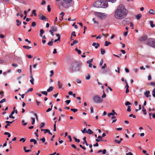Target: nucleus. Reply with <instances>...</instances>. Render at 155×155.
<instances>
[{"mask_svg": "<svg viewBox=\"0 0 155 155\" xmlns=\"http://www.w3.org/2000/svg\"><path fill=\"white\" fill-rule=\"evenodd\" d=\"M128 13V10L125 5L121 4L117 7L114 12V16L116 19L122 20L127 17Z\"/></svg>", "mask_w": 155, "mask_h": 155, "instance_id": "f257e3e1", "label": "nucleus"}, {"mask_svg": "<svg viewBox=\"0 0 155 155\" xmlns=\"http://www.w3.org/2000/svg\"><path fill=\"white\" fill-rule=\"evenodd\" d=\"M81 63L78 61L74 60L72 61L69 67V70L71 72H78L80 70Z\"/></svg>", "mask_w": 155, "mask_h": 155, "instance_id": "f03ea898", "label": "nucleus"}, {"mask_svg": "<svg viewBox=\"0 0 155 155\" xmlns=\"http://www.w3.org/2000/svg\"><path fill=\"white\" fill-rule=\"evenodd\" d=\"M57 2L60 1L58 3L59 6H61L65 8H68L71 6L73 0H56Z\"/></svg>", "mask_w": 155, "mask_h": 155, "instance_id": "7ed1b4c3", "label": "nucleus"}, {"mask_svg": "<svg viewBox=\"0 0 155 155\" xmlns=\"http://www.w3.org/2000/svg\"><path fill=\"white\" fill-rule=\"evenodd\" d=\"M93 6L97 8H106L108 7V4L107 2H102L99 0L94 2L93 4Z\"/></svg>", "mask_w": 155, "mask_h": 155, "instance_id": "20e7f679", "label": "nucleus"}, {"mask_svg": "<svg viewBox=\"0 0 155 155\" xmlns=\"http://www.w3.org/2000/svg\"><path fill=\"white\" fill-rule=\"evenodd\" d=\"M94 14L96 16L101 19H105L107 16V15L105 13L101 12H95Z\"/></svg>", "mask_w": 155, "mask_h": 155, "instance_id": "39448f33", "label": "nucleus"}, {"mask_svg": "<svg viewBox=\"0 0 155 155\" xmlns=\"http://www.w3.org/2000/svg\"><path fill=\"white\" fill-rule=\"evenodd\" d=\"M148 44L151 46L155 48V39L150 38L147 40Z\"/></svg>", "mask_w": 155, "mask_h": 155, "instance_id": "423d86ee", "label": "nucleus"}, {"mask_svg": "<svg viewBox=\"0 0 155 155\" xmlns=\"http://www.w3.org/2000/svg\"><path fill=\"white\" fill-rule=\"evenodd\" d=\"M103 97H93L94 102L97 104L101 103L103 101Z\"/></svg>", "mask_w": 155, "mask_h": 155, "instance_id": "0eeeda50", "label": "nucleus"}, {"mask_svg": "<svg viewBox=\"0 0 155 155\" xmlns=\"http://www.w3.org/2000/svg\"><path fill=\"white\" fill-rule=\"evenodd\" d=\"M147 38V36L146 35H144L139 38V41L141 42L144 41H145Z\"/></svg>", "mask_w": 155, "mask_h": 155, "instance_id": "6e6552de", "label": "nucleus"}, {"mask_svg": "<svg viewBox=\"0 0 155 155\" xmlns=\"http://www.w3.org/2000/svg\"><path fill=\"white\" fill-rule=\"evenodd\" d=\"M39 18L40 19L45 21H46L47 19V18H46V17L41 14H40L39 15Z\"/></svg>", "mask_w": 155, "mask_h": 155, "instance_id": "1a4fd4ad", "label": "nucleus"}, {"mask_svg": "<svg viewBox=\"0 0 155 155\" xmlns=\"http://www.w3.org/2000/svg\"><path fill=\"white\" fill-rule=\"evenodd\" d=\"M14 120H13L12 121H5V123L7 124V125H5V128L6 129L8 128V126H9L10 125V124H12V123L14 122Z\"/></svg>", "mask_w": 155, "mask_h": 155, "instance_id": "9d476101", "label": "nucleus"}, {"mask_svg": "<svg viewBox=\"0 0 155 155\" xmlns=\"http://www.w3.org/2000/svg\"><path fill=\"white\" fill-rule=\"evenodd\" d=\"M112 113H108L107 114V115L108 117H110L111 115H114V114H116V115H117V114L115 112L114 110H112Z\"/></svg>", "mask_w": 155, "mask_h": 155, "instance_id": "9b49d317", "label": "nucleus"}, {"mask_svg": "<svg viewBox=\"0 0 155 155\" xmlns=\"http://www.w3.org/2000/svg\"><path fill=\"white\" fill-rule=\"evenodd\" d=\"M51 31L55 32L56 31L58 30V28L56 26H51Z\"/></svg>", "mask_w": 155, "mask_h": 155, "instance_id": "f8f14e48", "label": "nucleus"}, {"mask_svg": "<svg viewBox=\"0 0 155 155\" xmlns=\"http://www.w3.org/2000/svg\"><path fill=\"white\" fill-rule=\"evenodd\" d=\"M58 85L59 89L61 88L63 86L62 84L60 81H58Z\"/></svg>", "mask_w": 155, "mask_h": 155, "instance_id": "ddd939ff", "label": "nucleus"}, {"mask_svg": "<svg viewBox=\"0 0 155 155\" xmlns=\"http://www.w3.org/2000/svg\"><path fill=\"white\" fill-rule=\"evenodd\" d=\"M150 93V92L149 91H146L144 93V94L145 95L146 97H149V96H150V95L149 94Z\"/></svg>", "mask_w": 155, "mask_h": 155, "instance_id": "4468645a", "label": "nucleus"}, {"mask_svg": "<svg viewBox=\"0 0 155 155\" xmlns=\"http://www.w3.org/2000/svg\"><path fill=\"white\" fill-rule=\"evenodd\" d=\"M56 36L58 37V38L57 39H55L54 40V42H56L57 41H60V36L59 34H56Z\"/></svg>", "mask_w": 155, "mask_h": 155, "instance_id": "2eb2a0df", "label": "nucleus"}, {"mask_svg": "<svg viewBox=\"0 0 155 155\" xmlns=\"http://www.w3.org/2000/svg\"><path fill=\"white\" fill-rule=\"evenodd\" d=\"M142 17V15L140 14H138L136 16V18L138 20H140Z\"/></svg>", "mask_w": 155, "mask_h": 155, "instance_id": "dca6fc26", "label": "nucleus"}, {"mask_svg": "<svg viewBox=\"0 0 155 155\" xmlns=\"http://www.w3.org/2000/svg\"><path fill=\"white\" fill-rule=\"evenodd\" d=\"M78 43V40H74L73 41L72 43L71 44V46H73L74 45V44H75Z\"/></svg>", "mask_w": 155, "mask_h": 155, "instance_id": "f3484780", "label": "nucleus"}, {"mask_svg": "<svg viewBox=\"0 0 155 155\" xmlns=\"http://www.w3.org/2000/svg\"><path fill=\"white\" fill-rule=\"evenodd\" d=\"M54 88V87L52 86H51L47 89V91L48 92H51L52 91Z\"/></svg>", "mask_w": 155, "mask_h": 155, "instance_id": "a211bd4d", "label": "nucleus"}, {"mask_svg": "<svg viewBox=\"0 0 155 155\" xmlns=\"http://www.w3.org/2000/svg\"><path fill=\"white\" fill-rule=\"evenodd\" d=\"M149 12L152 14H155V12L152 9H150L149 10Z\"/></svg>", "mask_w": 155, "mask_h": 155, "instance_id": "6ab92c4d", "label": "nucleus"}, {"mask_svg": "<svg viewBox=\"0 0 155 155\" xmlns=\"http://www.w3.org/2000/svg\"><path fill=\"white\" fill-rule=\"evenodd\" d=\"M149 23L151 27L153 28L155 27V25L153 24V22L152 21H150Z\"/></svg>", "mask_w": 155, "mask_h": 155, "instance_id": "aec40b11", "label": "nucleus"}, {"mask_svg": "<svg viewBox=\"0 0 155 155\" xmlns=\"http://www.w3.org/2000/svg\"><path fill=\"white\" fill-rule=\"evenodd\" d=\"M86 133L89 134H92L93 133V132L90 129H88Z\"/></svg>", "mask_w": 155, "mask_h": 155, "instance_id": "412c9836", "label": "nucleus"}, {"mask_svg": "<svg viewBox=\"0 0 155 155\" xmlns=\"http://www.w3.org/2000/svg\"><path fill=\"white\" fill-rule=\"evenodd\" d=\"M40 36L41 37H42V36L44 32V31L43 29H41L40 30Z\"/></svg>", "mask_w": 155, "mask_h": 155, "instance_id": "4be33fe9", "label": "nucleus"}, {"mask_svg": "<svg viewBox=\"0 0 155 155\" xmlns=\"http://www.w3.org/2000/svg\"><path fill=\"white\" fill-rule=\"evenodd\" d=\"M14 114V112L12 111L10 115L9 116V117L10 118H12L13 119H14L15 118V117L12 116V115Z\"/></svg>", "mask_w": 155, "mask_h": 155, "instance_id": "5701e85b", "label": "nucleus"}, {"mask_svg": "<svg viewBox=\"0 0 155 155\" xmlns=\"http://www.w3.org/2000/svg\"><path fill=\"white\" fill-rule=\"evenodd\" d=\"M86 138L85 137H84L83 138V140H84V141L83 143V144H84L85 143H86V146H88V144H87V142L86 140Z\"/></svg>", "mask_w": 155, "mask_h": 155, "instance_id": "b1692460", "label": "nucleus"}, {"mask_svg": "<svg viewBox=\"0 0 155 155\" xmlns=\"http://www.w3.org/2000/svg\"><path fill=\"white\" fill-rule=\"evenodd\" d=\"M53 40V39H52L51 41L49 42L48 43V45L50 46H52L53 45V42L52 41Z\"/></svg>", "mask_w": 155, "mask_h": 155, "instance_id": "393cba45", "label": "nucleus"}, {"mask_svg": "<svg viewBox=\"0 0 155 155\" xmlns=\"http://www.w3.org/2000/svg\"><path fill=\"white\" fill-rule=\"evenodd\" d=\"M68 94L70 95H72L73 97H75L76 96V94L75 93L73 94L72 92L71 91L68 92Z\"/></svg>", "mask_w": 155, "mask_h": 155, "instance_id": "a878e982", "label": "nucleus"}, {"mask_svg": "<svg viewBox=\"0 0 155 155\" xmlns=\"http://www.w3.org/2000/svg\"><path fill=\"white\" fill-rule=\"evenodd\" d=\"M31 79L30 80V81L32 84H34V80L32 75L31 76Z\"/></svg>", "mask_w": 155, "mask_h": 155, "instance_id": "bb28decb", "label": "nucleus"}, {"mask_svg": "<svg viewBox=\"0 0 155 155\" xmlns=\"http://www.w3.org/2000/svg\"><path fill=\"white\" fill-rule=\"evenodd\" d=\"M75 51H77L78 52V54H81V51L79 49H78L77 48H75Z\"/></svg>", "mask_w": 155, "mask_h": 155, "instance_id": "cd10ccee", "label": "nucleus"}, {"mask_svg": "<svg viewBox=\"0 0 155 155\" xmlns=\"http://www.w3.org/2000/svg\"><path fill=\"white\" fill-rule=\"evenodd\" d=\"M31 142H33L34 144H35L37 143V141L35 139H31L30 140Z\"/></svg>", "mask_w": 155, "mask_h": 155, "instance_id": "c85d7f7f", "label": "nucleus"}, {"mask_svg": "<svg viewBox=\"0 0 155 155\" xmlns=\"http://www.w3.org/2000/svg\"><path fill=\"white\" fill-rule=\"evenodd\" d=\"M101 54L102 55L104 54L105 53V51L104 49L103 48H101Z\"/></svg>", "mask_w": 155, "mask_h": 155, "instance_id": "c756f323", "label": "nucleus"}, {"mask_svg": "<svg viewBox=\"0 0 155 155\" xmlns=\"http://www.w3.org/2000/svg\"><path fill=\"white\" fill-rule=\"evenodd\" d=\"M111 43L110 42H108L107 41H105V45L106 46H108L109 44H111Z\"/></svg>", "mask_w": 155, "mask_h": 155, "instance_id": "7c9ffc66", "label": "nucleus"}, {"mask_svg": "<svg viewBox=\"0 0 155 155\" xmlns=\"http://www.w3.org/2000/svg\"><path fill=\"white\" fill-rule=\"evenodd\" d=\"M41 93L45 95V96H47V95H48V93H47V91H42L41 92Z\"/></svg>", "mask_w": 155, "mask_h": 155, "instance_id": "2f4dec72", "label": "nucleus"}, {"mask_svg": "<svg viewBox=\"0 0 155 155\" xmlns=\"http://www.w3.org/2000/svg\"><path fill=\"white\" fill-rule=\"evenodd\" d=\"M45 124L44 123L41 122L40 124V128H41L45 126Z\"/></svg>", "mask_w": 155, "mask_h": 155, "instance_id": "473e14b6", "label": "nucleus"}, {"mask_svg": "<svg viewBox=\"0 0 155 155\" xmlns=\"http://www.w3.org/2000/svg\"><path fill=\"white\" fill-rule=\"evenodd\" d=\"M16 21L17 22V25L18 26H19L21 23V21H19V20L18 19H17L16 20Z\"/></svg>", "mask_w": 155, "mask_h": 155, "instance_id": "72a5a7b5", "label": "nucleus"}, {"mask_svg": "<svg viewBox=\"0 0 155 155\" xmlns=\"http://www.w3.org/2000/svg\"><path fill=\"white\" fill-rule=\"evenodd\" d=\"M4 134L5 135H8V137H11L10 134L8 132H5Z\"/></svg>", "mask_w": 155, "mask_h": 155, "instance_id": "f704fd0d", "label": "nucleus"}, {"mask_svg": "<svg viewBox=\"0 0 155 155\" xmlns=\"http://www.w3.org/2000/svg\"><path fill=\"white\" fill-rule=\"evenodd\" d=\"M110 72V69L109 68H106L105 70H104V73H108Z\"/></svg>", "mask_w": 155, "mask_h": 155, "instance_id": "c9c22d12", "label": "nucleus"}, {"mask_svg": "<svg viewBox=\"0 0 155 155\" xmlns=\"http://www.w3.org/2000/svg\"><path fill=\"white\" fill-rule=\"evenodd\" d=\"M93 58H92V59L89 60H88V61H87V64H91V63L93 61Z\"/></svg>", "mask_w": 155, "mask_h": 155, "instance_id": "e433bc0d", "label": "nucleus"}, {"mask_svg": "<svg viewBox=\"0 0 155 155\" xmlns=\"http://www.w3.org/2000/svg\"><path fill=\"white\" fill-rule=\"evenodd\" d=\"M6 101V99L5 98H4L2 100L0 101V103L2 104V103Z\"/></svg>", "mask_w": 155, "mask_h": 155, "instance_id": "4c0bfd02", "label": "nucleus"}, {"mask_svg": "<svg viewBox=\"0 0 155 155\" xmlns=\"http://www.w3.org/2000/svg\"><path fill=\"white\" fill-rule=\"evenodd\" d=\"M32 13L35 16H37V13L36 12V10H35V9L34 10L32 11Z\"/></svg>", "mask_w": 155, "mask_h": 155, "instance_id": "58836bf2", "label": "nucleus"}, {"mask_svg": "<svg viewBox=\"0 0 155 155\" xmlns=\"http://www.w3.org/2000/svg\"><path fill=\"white\" fill-rule=\"evenodd\" d=\"M71 110L73 111L75 113L78 111V109H73L71 108Z\"/></svg>", "mask_w": 155, "mask_h": 155, "instance_id": "ea45409f", "label": "nucleus"}, {"mask_svg": "<svg viewBox=\"0 0 155 155\" xmlns=\"http://www.w3.org/2000/svg\"><path fill=\"white\" fill-rule=\"evenodd\" d=\"M36 23L34 21L32 22V24H31L32 27H35L36 26Z\"/></svg>", "mask_w": 155, "mask_h": 155, "instance_id": "a19ab883", "label": "nucleus"}, {"mask_svg": "<svg viewBox=\"0 0 155 155\" xmlns=\"http://www.w3.org/2000/svg\"><path fill=\"white\" fill-rule=\"evenodd\" d=\"M125 105L126 106H128L129 105H131V103L129 101H127L126 102Z\"/></svg>", "mask_w": 155, "mask_h": 155, "instance_id": "79ce46f5", "label": "nucleus"}, {"mask_svg": "<svg viewBox=\"0 0 155 155\" xmlns=\"http://www.w3.org/2000/svg\"><path fill=\"white\" fill-rule=\"evenodd\" d=\"M23 48H26L27 49H28L29 48H31V47H29V46H25V45L24 46H23Z\"/></svg>", "mask_w": 155, "mask_h": 155, "instance_id": "37998d69", "label": "nucleus"}, {"mask_svg": "<svg viewBox=\"0 0 155 155\" xmlns=\"http://www.w3.org/2000/svg\"><path fill=\"white\" fill-rule=\"evenodd\" d=\"M26 140V139L24 138H21V139H20L19 140V141H22V142L23 143V142H24Z\"/></svg>", "mask_w": 155, "mask_h": 155, "instance_id": "c03bdc74", "label": "nucleus"}, {"mask_svg": "<svg viewBox=\"0 0 155 155\" xmlns=\"http://www.w3.org/2000/svg\"><path fill=\"white\" fill-rule=\"evenodd\" d=\"M53 107V105H52L51 106V108H48L46 110V112H48L51 111L52 110V108Z\"/></svg>", "mask_w": 155, "mask_h": 155, "instance_id": "a18cd8bd", "label": "nucleus"}, {"mask_svg": "<svg viewBox=\"0 0 155 155\" xmlns=\"http://www.w3.org/2000/svg\"><path fill=\"white\" fill-rule=\"evenodd\" d=\"M15 107H14L13 108V110L12 111L14 112V113H15L16 114L18 113V111L16 109Z\"/></svg>", "mask_w": 155, "mask_h": 155, "instance_id": "49530a36", "label": "nucleus"}, {"mask_svg": "<svg viewBox=\"0 0 155 155\" xmlns=\"http://www.w3.org/2000/svg\"><path fill=\"white\" fill-rule=\"evenodd\" d=\"M38 129H37L36 130V132H35V134L36 135V136H37V137H38Z\"/></svg>", "mask_w": 155, "mask_h": 155, "instance_id": "de8ad7c7", "label": "nucleus"}, {"mask_svg": "<svg viewBox=\"0 0 155 155\" xmlns=\"http://www.w3.org/2000/svg\"><path fill=\"white\" fill-rule=\"evenodd\" d=\"M40 140L42 141L43 143H44L45 141V138L43 137L42 139H41Z\"/></svg>", "mask_w": 155, "mask_h": 155, "instance_id": "09e8293b", "label": "nucleus"}, {"mask_svg": "<svg viewBox=\"0 0 155 155\" xmlns=\"http://www.w3.org/2000/svg\"><path fill=\"white\" fill-rule=\"evenodd\" d=\"M131 107L130 106H128L127 107V111L128 112H130L131 111Z\"/></svg>", "mask_w": 155, "mask_h": 155, "instance_id": "8fccbe9b", "label": "nucleus"}, {"mask_svg": "<svg viewBox=\"0 0 155 155\" xmlns=\"http://www.w3.org/2000/svg\"><path fill=\"white\" fill-rule=\"evenodd\" d=\"M143 114L144 115H146L147 114V112L146 111V109H143Z\"/></svg>", "mask_w": 155, "mask_h": 155, "instance_id": "3c124183", "label": "nucleus"}, {"mask_svg": "<svg viewBox=\"0 0 155 155\" xmlns=\"http://www.w3.org/2000/svg\"><path fill=\"white\" fill-rule=\"evenodd\" d=\"M91 113H92L94 112L93 107L91 106L90 107Z\"/></svg>", "mask_w": 155, "mask_h": 155, "instance_id": "603ef678", "label": "nucleus"}, {"mask_svg": "<svg viewBox=\"0 0 155 155\" xmlns=\"http://www.w3.org/2000/svg\"><path fill=\"white\" fill-rule=\"evenodd\" d=\"M92 20L93 21H94V23H95V24H98V22H97V21H96L95 20V19L94 18H93L92 19Z\"/></svg>", "mask_w": 155, "mask_h": 155, "instance_id": "864d4df0", "label": "nucleus"}, {"mask_svg": "<svg viewBox=\"0 0 155 155\" xmlns=\"http://www.w3.org/2000/svg\"><path fill=\"white\" fill-rule=\"evenodd\" d=\"M31 119L32 120V122L31 124L32 125H33L35 124V119L34 118H33V117L31 118Z\"/></svg>", "mask_w": 155, "mask_h": 155, "instance_id": "5fc2aeb1", "label": "nucleus"}, {"mask_svg": "<svg viewBox=\"0 0 155 155\" xmlns=\"http://www.w3.org/2000/svg\"><path fill=\"white\" fill-rule=\"evenodd\" d=\"M72 26H74L75 28H76V29H77L78 28V26L76 25H75V22H74L73 24L72 25Z\"/></svg>", "mask_w": 155, "mask_h": 155, "instance_id": "6e6d98bb", "label": "nucleus"}, {"mask_svg": "<svg viewBox=\"0 0 155 155\" xmlns=\"http://www.w3.org/2000/svg\"><path fill=\"white\" fill-rule=\"evenodd\" d=\"M129 117H133L134 118H136V116L135 115H134L133 114H130L129 115Z\"/></svg>", "mask_w": 155, "mask_h": 155, "instance_id": "4d7b16f0", "label": "nucleus"}, {"mask_svg": "<svg viewBox=\"0 0 155 155\" xmlns=\"http://www.w3.org/2000/svg\"><path fill=\"white\" fill-rule=\"evenodd\" d=\"M50 73H51V74L50 75V76L51 77H52L53 76V74H54V71H53L51 70L50 71Z\"/></svg>", "mask_w": 155, "mask_h": 155, "instance_id": "13d9d810", "label": "nucleus"}, {"mask_svg": "<svg viewBox=\"0 0 155 155\" xmlns=\"http://www.w3.org/2000/svg\"><path fill=\"white\" fill-rule=\"evenodd\" d=\"M12 66L15 67H16L18 66V65L16 64L12 63Z\"/></svg>", "mask_w": 155, "mask_h": 155, "instance_id": "bf43d9fd", "label": "nucleus"}, {"mask_svg": "<svg viewBox=\"0 0 155 155\" xmlns=\"http://www.w3.org/2000/svg\"><path fill=\"white\" fill-rule=\"evenodd\" d=\"M48 7V12H50L51 11V8H50V6L49 5H48L47 6Z\"/></svg>", "mask_w": 155, "mask_h": 155, "instance_id": "052dcab7", "label": "nucleus"}, {"mask_svg": "<svg viewBox=\"0 0 155 155\" xmlns=\"http://www.w3.org/2000/svg\"><path fill=\"white\" fill-rule=\"evenodd\" d=\"M75 31L72 32V33H71V36H74L75 37L76 36V35H75Z\"/></svg>", "mask_w": 155, "mask_h": 155, "instance_id": "680f3d73", "label": "nucleus"}, {"mask_svg": "<svg viewBox=\"0 0 155 155\" xmlns=\"http://www.w3.org/2000/svg\"><path fill=\"white\" fill-rule=\"evenodd\" d=\"M22 122L23 123V125L24 126H25L27 124V123H25V121L24 120H22Z\"/></svg>", "mask_w": 155, "mask_h": 155, "instance_id": "e2e57ef3", "label": "nucleus"}, {"mask_svg": "<svg viewBox=\"0 0 155 155\" xmlns=\"http://www.w3.org/2000/svg\"><path fill=\"white\" fill-rule=\"evenodd\" d=\"M100 46V44L99 43H97V45L96 46H95V47L96 48H98V47H99Z\"/></svg>", "mask_w": 155, "mask_h": 155, "instance_id": "0e129e2a", "label": "nucleus"}, {"mask_svg": "<svg viewBox=\"0 0 155 155\" xmlns=\"http://www.w3.org/2000/svg\"><path fill=\"white\" fill-rule=\"evenodd\" d=\"M71 100H66L65 102H66L67 104H68L70 102Z\"/></svg>", "mask_w": 155, "mask_h": 155, "instance_id": "69168bd1", "label": "nucleus"}, {"mask_svg": "<svg viewBox=\"0 0 155 155\" xmlns=\"http://www.w3.org/2000/svg\"><path fill=\"white\" fill-rule=\"evenodd\" d=\"M107 67V65H106V64H104V66H103L101 67V68L102 69H104V68H105L106 67Z\"/></svg>", "mask_w": 155, "mask_h": 155, "instance_id": "338daca9", "label": "nucleus"}, {"mask_svg": "<svg viewBox=\"0 0 155 155\" xmlns=\"http://www.w3.org/2000/svg\"><path fill=\"white\" fill-rule=\"evenodd\" d=\"M150 84L155 87V83L154 82H151Z\"/></svg>", "mask_w": 155, "mask_h": 155, "instance_id": "774afa93", "label": "nucleus"}]
</instances>
